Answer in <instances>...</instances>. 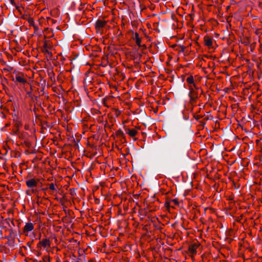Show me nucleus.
I'll list each match as a JSON object with an SVG mask.
<instances>
[{
	"label": "nucleus",
	"instance_id": "1",
	"mask_svg": "<svg viewBox=\"0 0 262 262\" xmlns=\"http://www.w3.org/2000/svg\"><path fill=\"white\" fill-rule=\"evenodd\" d=\"M106 22L104 20H98L96 24V29L98 32L100 28H103L106 24Z\"/></svg>",
	"mask_w": 262,
	"mask_h": 262
},
{
	"label": "nucleus",
	"instance_id": "2",
	"mask_svg": "<svg viewBox=\"0 0 262 262\" xmlns=\"http://www.w3.org/2000/svg\"><path fill=\"white\" fill-rule=\"evenodd\" d=\"M189 89H190V92H189V95L190 97L191 98V100H195V99H196L198 98V94L195 92V91L193 90V89L192 88L190 87Z\"/></svg>",
	"mask_w": 262,
	"mask_h": 262
},
{
	"label": "nucleus",
	"instance_id": "3",
	"mask_svg": "<svg viewBox=\"0 0 262 262\" xmlns=\"http://www.w3.org/2000/svg\"><path fill=\"white\" fill-rule=\"evenodd\" d=\"M37 181L34 179H30L26 181V184L28 187H33L36 186Z\"/></svg>",
	"mask_w": 262,
	"mask_h": 262
},
{
	"label": "nucleus",
	"instance_id": "4",
	"mask_svg": "<svg viewBox=\"0 0 262 262\" xmlns=\"http://www.w3.org/2000/svg\"><path fill=\"white\" fill-rule=\"evenodd\" d=\"M198 246H199L197 244H192L189 246L188 250L191 254H194L196 252V250L198 248Z\"/></svg>",
	"mask_w": 262,
	"mask_h": 262
},
{
	"label": "nucleus",
	"instance_id": "5",
	"mask_svg": "<svg viewBox=\"0 0 262 262\" xmlns=\"http://www.w3.org/2000/svg\"><path fill=\"white\" fill-rule=\"evenodd\" d=\"M33 229V225L31 223H28L26 224L24 228V232L31 231Z\"/></svg>",
	"mask_w": 262,
	"mask_h": 262
},
{
	"label": "nucleus",
	"instance_id": "6",
	"mask_svg": "<svg viewBox=\"0 0 262 262\" xmlns=\"http://www.w3.org/2000/svg\"><path fill=\"white\" fill-rule=\"evenodd\" d=\"M204 41H205V44L206 46L210 47L212 45V39L209 37H206L204 38Z\"/></svg>",
	"mask_w": 262,
	"mask_h": 262
},
{
	"label": "nucleus",
	"instance_id": "7",
	"mask_svg": "<svg viewBox=\"0 0 262 262\" xmlns=\"http://www.w3.org/2000/svg\"><path fill=\"white\" fill-rule=\"evenodd\" d=\"M15 78L16 80L20 83H25L27 82L26 80L21 76L17 75Z\"/></svg>",
	"mask_w": 262,
	"mask_h": 262
},
{
	"label": "nucleus",
	"instance_id": "8",
	"mask_svg": "<svg viewBox=\"0 0 262 262\" xmlns=\"http://www.w3.org/2000/svg\"><path fill=\"white\" fill-rule=\"evenodd\" d=\"M44 247L50 246V241L48 239H44L39 243Z\"/></svg>",
	"mask_w": 262,
	"mask_h": 262
},
{
	"label": "nucleus",
	"instance_id": "9",
	"mask_svg": "<svg viewBox=\"0 0 262 262\" xmlns=\"http://www.w3.org/2000/svg\"><path fill=\"white\" fill-rule=\"evenodd\" d=\"M127 133L130 136L133 137L136 135L137 131L135 129H128Z\"/></svg>",
	"mask_w": 262,
	"mask_h": 262
},
{
	"label": "nucleus",
	"instance_id": "10",
	"mask_svg": "<svg viewBox=\"0 0 262 262\" xmlns=\"http://www.w3.org/2000/svg\"><path fill=\"white\" fill-rule=\"evenodd\" d=\"M134 39L136 40V43L137 44L138 46H141V40L139 37V34L137 33H135Z\"/></svg>",
	"mask_w": 262,
	"mask_h": 262
},
{
	"label": "nucleus",
	"instance_id": "11",
	"mask_svg": "<svg viewBox=\"0 0 262 262\" xmlns=\"http://www.w3.org/2000/svg\"><path fill=\"white\" fill-rule=\"evenodd\" d=\"M186 81L188 83H190V84H191V83H193V77L192 76H190L189 77H188L187 79H186Z\"/></svg>",
	"mask_w": 262,
	"mask_h": 262
},
{
	"label": "nucleus",
	"instance_id": "12",
	"mask_svg": "<svg viewBox=\"0 0 262 262\" xmlns=\"http://www.w3.org/2000/svg\"><path fill=\"white\" fill-rule=\"evenodd\" d=\"M28 21L29 23V24L31 26H34V21L33 20V19L31 17H29L28 19Z\"/></svg>",
	"mask_w": 262,
	"mask_h": 262
},
{
	"label": "nucleus",
	"instance_id": "13",
	"mask_svg": "<svg viewBox=\"0 0 262 262\" xmlns=\"http://www.w3.org/2000/svg\"><path fill=\"white\" fill-rule=\"evenodd\" d=\"M170 203L173 204V205H179V202H178V200L176 199L172 200L170 201Z\"/></svg>",
	"mask_w": 262,
	"mask_h": 262
},
{
	"label": "nucleus",
	"instance_id": "14",
	"mask_svg": "<svg viewBox=\"0 0 262 262\" xmlns=\"http://www.w3.org/2000/svg\"><path fill=\"white\" fill-rule=\"evenodd\" d=\"M179 49H177V50L179 51L183 52L185 50V47L183 46H180L178 47Z\"/></svg>",
	"mask_w": 262,
	"mask_h": 262
},
{
	"label": "nucleus",
	"instance_id": "15",
	"mask_svg": "<svg viewBox=\"0 0 262 262\" xmlns=\"http://www.w3.org/2000/svg\"><path fill=\"white\" fill-rule=\"evenodd\" d=\"M48 23L49 24H51V23L55 24L56 22V20H54V19H53L52 18H48Z\"/></svg>",
	"mask_w": 262,
	"mask_h": 262
},
{
	"label": "nucleus",
	"instance_id": "16",
	"mask_svg": "<svg viewBox=\"0 0 262 262\" xmlns=\"http://www.w3.org/2000/svg\"><path fill=\"white\" fill-rule=\"evenodd\" d=\"M49 188L51 190H55V188L54 184L53 183L50 184V186H49Z\"/></svg>",
	"mask_w": 262,
	"mask_h": 262
},
{
	"label": "nucleus",
	"instance_id": "17",
	"mask_svg": "<svg viewBox=\"0 0 262 262\" xmlns=\"http://www.w3.org/2000/svg\"><path fill=\"white\" fill-rule=\"evenodd\" d=\"M32 26L34 27V29H35V30H38V28H37V27L35 25V24L34 25V26Z\"/></svg>",
	"mask_w": 262,
	"mask_h": 262
},
{
	"label": "nucleus",
	"instance_id": "18",
	"mask_svg": "<svg viewBox=\"0 0 262 262\" xmlns=\"http://www.w3.org/2000/svg\"><path fill=\"white\" fill-rule=\"evenodd\" d=\"M10 1H11V4H13L14 3V0H10Z\"/></svg>",
	"mask_w": 262,
	"mask_h": 262
},
{
	"label": "nucleus",
	"instance_id": "19",
	"mask_svg": "<svg viewBox=\"0 0 262 262\" xmlns=\"http://www.w3.org/2000/svg\"><path fill=\"white\" fill-rule=\"evenodd\" d=\"M177 45H174L172 46V47H173V48H174V47H177Z\"/></svg>",
	"mask_w": 262,
	"mask_h": 262
},
{
	"label": "nucleus",
	"instance_id": "20",
	"mask_svg": "<svg viewBox=\"0 0 262 262\" xmlns=\"http://www.w3.org/2000/svg\"><path fill=\"white\" fill-rule=\"evenodd\" d=\"M193 86H194L196 89V86H195V84H193ZM197 89H198L197 88Z\"/></svg>",
	"mask_w": 262,
	"mask_h": 262
},
{
	"label": "nucleus",
	"instance_id": "21",
	"mask_svg": "<svg viewBox=\"0 0 262 262\" xmlns=\"http://www.w3.org/2000/svg\"><path fill=\"white\" fill-rule=\"evenodd\" d=\"M261 140H262V138L261 139Z\"/></svg>",
	"mask_w": 262,
	"mask_h": 262
}]
</instances>
